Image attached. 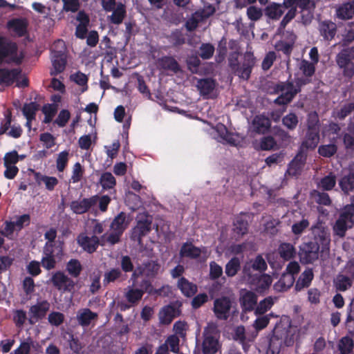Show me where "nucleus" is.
Wrapping results in <instances>:
<instances>
[{
  "instance_id": "f257e3e1",
  "label": "nucleus",
  "mask_w": 354,
  "mask_h": 354,
  "mask_svg": "<svg viewBox=\"0 0 354 354\" xmlns=\"http://www.w3.org/2000/svg\"><path fill=\"white\" fill-rule=\"evenodd\" d=\"M297 8L299 9L301 23L304 26L310 24L316 8L315 0H283L282 3H272L265 8V15L270 19L278 20L285 9H288L279 24V28L284 29L296 17Z\"/></svg>"
},
{
  "instance_id": "f03ea898",
  "label": "nucleus",
  "mask_w": 354,
  "mask_h": 354,
  "mask_svg": "<svg viewBox=\"0 0 354 354\" xmlns=\"http://www.w3.org/2000/svg\"><path fill=\"white\" fill-rule=\"evenodd\" d=\"M313 237L299 246V257L303 264L313 263L319 259L320 253L329 250L330 236L328 230L318 221L311 228Z\"/></svg>"
},
{
  "instance_id": "7ed1b4c3",
  "label": "nucleus",
  "mask_w": 354,
  "mask_h": 354,
  "mask_svg": "<svg viewBox=\"0 0 354 354\" xmlns=\"http://www.w3.org/2000/svg\"><path fill=\"white\" fill-rule=\"evenodd\" d=\"M24 59L22 51L19 52L16 42L5 36H0V64H15L20 65Z\"/></svg>"
},
{
  "instance_id": "20e7f679",
  "label": "nucleus",
  "mask_w": 354,
  "mask_h": 354,
  "mask_svg": "<svg viewBox=\"0 0 354 354\" xmlns=\"http://www.w3.org/2000/svg\"><path fill=\"white\" fill-rule=\"evenodd\" d=\"M290 324L280 321L275 324L272 334L269 339L267 354H279L284 343L288 346L291 339H288Z\"/></svg>"
},
{
  "instance_id": "39448f33",
  "label": "nucleus",
  "mask_w": 354,
  "mask_h": 354,
  "mask_svg": "<svg viewBox=\"0 0 354 354\" xmlns=\"http://www.w3.org/2000/svg\"><path fill=\"white\" fill-rule=\"evenodd\" d=\"M354 225V203L344 205L340 210L333 230L335 235L342 238L346 232Z\"/></svg>"
},
{
  "instance_id": "423d86ee",
  "label": "nucleus",
  "mask_w": 354,
  "mask_h": 354,
  "mask_svg": "<svg viewBox=\"0 0 354 354\" xmlns=\"http://www.w3.org/2000/svg\"><path fill=\"white\" fill-rule=\"evenodd\" d=\"M354 46L343 48L336 56V62L342 75L350 81L354 76Z\"/></svg>"
},
{
  "instance_id": "0eeeda50",
  "label": "nucleus",
  "mask_w": 354,
  "mask_h": 354,
  "mask_svg": "<svg viewBox=\"0 0 354 354\" xmlns=\"http://www.w3.org/2000/svg\"><path fill=\"white\" fill-rule=\"evenodd\" d=\"M129 221L124 212H120L110 225L111 232L106 236V241L111 245L118 243L125 230L128 227Z\"/></svg>"
},
{
  "instance_id": "6e6552de",
  "label": "nucleus",
  "mask_w": 354,
  "mask_h": 354,
  "mask_svg": "<svg viewBox=\"0 0 354 354\" xmlns=\"http://www.w3.org/2000/svg\"><path fill=\"white\" fill-rule=\"evenodd\" d=\"M310 82L311 79L305 76L295 77L292 82V92L281 94L274 100V103L277 105H287L293 100L297 93L301 91L304 86Z\"/></svg>"
},
{
  "instance_id": "1a4fd4ad",
  "label": "nucleus",
  "mask_w": 354,
  "mask_h": 354,
  "mask_svg": "<svg viewBox=\"0 0 354 354\" xmlns=\"http://www.w3.org/2000/svg\"><path fill=\"white\" fill-rule=\"evenodd\" d=\"M106 234H104L101 238H98L95 235L88 236L86 233H80L77 237V244L85 252L92 254L95 252L98 248L99 245H104L106 241Z\"/></svg>"
},
{
  "instance_id": "9d476101",
  "label": "nucleus",
  "mask_w": 354,
  "mask_h": 354,
  "mask_svg": "<svg viewBox=\"0 0 354 354\" xmlns=\"http://www.w3.org/2000/svg\"><path fill=\"white\" fill-rule=\"evenodd\" d=\"M216 328L208 325L203 330V341L202 344V351L203 354H214L218 349V341L214 337Z\"/></svg>"
},
{
  "instance_id": "9b49d317",
  "label": "nucleus",
  "mask_w": 354,
  "mask_h": 354,
  "mask_svg": "<svg viewBox=\"0 0 354 354\" xmlns=\"http://www.w3.org/2000/svg\"><path fill=\"white\" fill-rule=\"evenodd\" d=\"M53 286L63 292H73L75 290V283L62 272H55L51 278Z\"/></svg>"
},
{
  "instance_id": "f8f14e48",
  "label": "nucleus",
  "mask_w": 354,
  "mask_h": 354,
  "mask_svg": "<svg viewBox=\"0 0 354 354\" xmlns=\"http://www.w3.org/2000/svg\"><path fill=\"white\" fill-rule=\"evenodd\" d=\"M256 59L253 54L251 53H246L244 55V60L242 64L238 66L233 71L234 73L239 76L240 78L248 80L250 77L252 70L255 65Z\"/></svg>"
},
{
  "instance_id": "ddd939ff",
  "label": "nucleus",
  "mask_w": 354,
  "mask_h": 354,
  "mask_svg": "<svg viewBox=\"0 0 354 354\" xmlns=\"http://www.w3.org/2000/svg\"><path fill=\"white\" fill-rule=\"evenodd\" d=\"M231 307V299L228 297L222 296L214 300L213 310L218 319L226 320L230 316Z\"/></svg>"
},
{
  "instance_id": "4468645a",
  "label": "nucleus",
  "mask_w": 354,
  "mask_h": 354,
  "mask_svg": "<svg viewBox=\"0 0 354 354\" xmlns=\"http://www.w3.org/2000/svg\"><path fill=\"white\" fill-rule=\"evenodd\" d=\"M151 224L152 221L148 216H145L144 218L138 220L137 224L133 229L131 233V239L140 243L142 238L151 231Z\"/></svg>"
},
{
  "instance_id": "2eb2a0df",
  "label": "nucleus",
  "mask_w": 354,
  "mask_h": 354,
  "mask_svg": "<svg viewBox=\"0 0 354 354\" xmlns=\"http://www.w3.org/2000/svg\"><path fill=\"white\" fill-rule=\"evenodd\" d=\"M97 195L90 198H84L81 201H73L71 203L70 207L72 211L77 214H82L87 212L98 201Z\"/></svg>"
},
{
  "instance_id": "dca6fc26",
  "label": "nucleus",
  "mask_w": 354,
  "mask_h": 354,
  "mask_svg": "<svg viewBox=\"0 0 354 354\" xmlns=\"http://www.w3.org/2000/svg\"><path fill=\"white\" fill-rule=\"evenodd\" d=\"M306 158L307 153L299 149L297 155L288 165L287 171L288 174L293 176L299 175L306 164Z\"/></svg>"
},
{
  "instance_id": "f3484780",
  "label": "nucleus",
  "mask_w": 354,
  "mask_h": 354,
  "mask_svg": "<svg viewBox=\"0 0 354 354\" xmlns=\"http://www.w3.org/2000/svg\"><path fill=\"white\" fill-rule=\"evenodd\" d=\"M49 308L50 304L46 300H43L32 306L29 310V314L30 315L29 323L34 324L35 322L44 318Z\"/></svg>"
},
{
  "instance_id": "a211bd4d",
  "label": "nucleus",
  "mask_w": 354,
  "mask_h": 354,
  "mask_svg": "<svg viewBox=\"0 0 354 354\" xmlns=\"http://www.w3.org/2000/svg\"><path fill=\"white\" fill-rule=\"evenodd\" d=\"M319 132L320 130L307 129L299 149L306 153L308 150H314L317 147L320 140Z\"/></svg>"
},
{
  "instance_id": "6ab92c4d",
  "label": "nucleus",
  "mask_w": 354,
  "mask_h": 354,
  "mask_svg": "<svg viewBox=\"0 0 354 354\" xmlns=\"http://www.w3.org/2000/svg\"><path fill=\"white\" fill-rule=\"evenodd\" d=\"M258 297L252 291L245 290L241 295L239 302L243 312L250 313L254 311L257 305Z\"/></svg>"
},
{
  "instance_id": "aec40b11",
  "label": "nucleus",
  "mask_w": 354,
  "mask_h": 354,
  "mask_svg": "<svg viewBox=\"0 0 354 354\" xmlns=\"http://www.w3.org/2000/svg\"><path fill=\"white\" fill-rule=\"evenodd\" d=\"M28 21L25 17L14 18L7 22V28L19 37H22L28 33Z\"/></svg>"
},
{
  "instance_id": "412c9836",
  "label": "nucleus",
  "mask_w": 354,
  "mask_h": 354,
  "mask_svg": "<svg viewBox=\"0 0 354 354\" xmlns=\"http://www.w3.org/2000/svg\"><path fill=\"white\" fill-rule=\"evenodd\" d=\"M180 310L173 304L164 306L159 312V319L162 324L168 325L174 318L178 317Z\"/></svg>"
},
{
  "instance_id": "4be33fe9",
  "label": "nucleus",
  "mask_w": 354,
  "mask_h": 354,
  "mask_svg": "<svg viewBox=\"0 0 354 354\" xmlns=\"http://www.w3.org/2000/svg\"><path fill=\"white\" fill-rule=\"evenodd\" d=\"M21 73L20 68H0V85L11 86L17 80Z\"/></svg>"
},
{
  "instance_id": "5701e85b",
  "label": "nucleus",
  "mask_w": 354,
  "mask_h": 354,
  "mask_svg": "<svg viewBox=\"0 0 354 354\" xmlns=\"http://www.w3.org/2000/svg\"><path fill=\"white\" fill-rule=\"evenodd\" d=\"M158 66L165 71H171L175 74L181 71V67L177 60L172 56L165 55L158 59Z\"/></svg>"
},
{
  "instance_id": "b1692460",
  "label": "nucleus",
  "mask_w": 354,
  "mask_h": 354,
  "mask_svg": "<svg viewBox=\"0 0 354 354\" xmlns=\"http://www.w3.org/2000/svg\"><path fill=\"white\" fill-rule=\"evenodd\" d=\"M259 271L260 272L265 271L267 269V263L261 255H257L255 259L250 261V263L244 266L243 272L245 276L251 278L250 269Z\"/></svg>"
},
{
  "instance_id": "393cba45",
  "label": "nucleus",
  "mask_w": 354,
  "mask_h": 354,
  "mask_svg": "<svg viewBox=\"0 0 354 354\" xmlns=\"http://www.w3.org/2000/svg\"><path fill=\"white\" fill-rule=\"evenodd\" d=\"M319 31L324 40L331 41L337 33V26L331 21L325 20L319 23Z\"/></svg>"
},
{
  "instance_id": "a878e982",
  "label": "nucleus",
  "mask_w": 354,
  "mask_h": 354,
  "mask_svg": "<svg viewBox=\"0 0 354 354\" xmlns=\"http://www.w3.org/2000/svg\"><path fill=\"white\" fill-rule=\"evenodd\" d=\"M314 279V273L312 268H306L299 277L295 282V290L300 292L304 288H308Z\"/></svg>"
},
{
  "instance_id": "bb28decb",
  "label": "nucleus",
  "mask_w": 354,
  "mask_h": 354,
  "mask_svg": "<svg viewBox=\"0 0 354 354\" xmlns=\"http://www.w3.org/2000/svg\"><path fill=\"white\" fill-rule=\"evenodd\" d=\"M54 244L46 243L44 248V256L41 259V266L45 269L50 270L55 268L56 261L54 256L53 251Z\"/></svg>"
},
{
  "instance_id": "cd10ccee",
  "label": "nucleus",
  "mask_w": 354,
  "mask_h": 354,
  "mask_svg": "<svg viewBox=\"0 0 354 354\" xmlns=\"http://www.w3.org/2000/svg\"><path fill=\"white\" fill-rule=\"evenodd\" d=\"M97 317V314L93 312L88 308H82L78 310L77 314V321L82 327L88 326L91 322Z\"/></svg>"
},
{
  "instance_id": "c85d7f7f",
  "label": "nucleus",
  "mask_w": 354,
  "mask_h": 354,
  "mask_svg": "<svg viewBox=\"0 0 354 354\" xmlns=\"http://www.w3.org/2000/svg\"><path fill=\"white\" fill-rule=\"evenodd\" d=\"M160 267V264L157 261L149 260L142 263L140 274H144L148 279H153L158 274Z\"/></svg>"
},
{
  "instance_id": "c756f323",
  "label": "nucleus",
  "mask_w": 354,
  "mask_h": 354,
  "mask_svg": "<svg viewBox=\"0 0 354 354\" xmlns=\"http://www.w3.org/2000/svg\"><path fill=\"white\" fill-rule=\"evenodd\" d=\"M252 126L255 132L263 134L270 128V120L263 115H256L252 120Z\"/></svg>"
},
{
  "instance_id": "7c9ffc66",
  "label": "nucleus",
  "mask_w": 354,
  "mask_h": 354,
  "mask_svg": "<svg viewBox=\"0 0 354 354\" xmlns=\"http://www.w3.org/2000/svg\"><path fill=\"white\" fill-rule=\"evenodd\" d=\"M272 281V278L268 274L254 275L251 280V283L255 286V290L258 292H263L268 289Z\"/></svg>"
},
{
  "instance_id": "2f4dec72",
  "label": "nucleus",
  "mask_w": 354,
  "mask_h": 354,
  "mask_svg": "<svg viewBox=\"0 0 354 354\" xmlns=\"http://www.w3.org/2000/svg\"><path fill=\"white\" fill-rule=\"evenodd\" d=\"M178 288L181 291L182 294L187 297H191L197 292V286L196 284L189 281L184 277H181L177 283Z\"/></svg>"
},
{
  "instance_id": "473e14b6",
  "label": "nucleus",
  "mask_w": 354,
  "mask_h": 354,
  "mask_svg": "<svg viewBox=\"0 0 354 354\" xmlns=\"http://www.w3.org/2000/svg\"><path fill=\"white\" fill-rule=\"evenodd\" d=\"M66 55H53L52 65L53 70H51L50 73V75L55 76L62 73L66 68Z\"/></svg>"
},
{
  "instance_id": "72a5a7b5",
  "label": "nucleus",
  "mask_w": 354,
  "mask_h": 354,
  "mask_svg": "<svg viewBox=\"0 0 354 354\" xmlns=\"http://www.w3.org/2000/svg\"><path fill=\"white\" fill-rule=\"evenodd\" d=\"M295 281V276L284 272L281 276L279 281L274 285V289L279 292L286 291L290 289Z\"/></svg>"
},
{
  "instance_id": "f704fd0d",
  "label": "nucleus",
  "mask_w": 354,
  "mask_h": 354,
  "mask_svg": "<svg viewBox=\"0 0 354 354\" xmlns=\"http://www.w3.org/2000/svg\"><path fill=\"white\" fill-rule=\"evenodd\" d=\"M337 17L343 20L351 19L354 16V0L341 5L336 11Z\"/></svg>"
},
{
  "instance_id": "c9c22d12",
  "label": "nucleus",
  "mask_w": 354,
  "mask_h": 354,
  "mask_svg": "<svg viewBox=\"0 0 354 354\" xmlns=\"http://www.w3.org/2000/svg\"><path fill=\"white\" fill-rule=\"evenodd\" d=\"M201 254V249L194 245L192 243H185L180 250V255L182 257H188L195 259L198 258Z\"/></svg>"
},
{
  "instance_id": "e433bc0d",
  "label": "nucleus",
  "mask_w": 354,
  "mask_h": 354,
  "mask_svg": "<svg viewBox=\"0 0 354 354\" xmlns=\"http://www.w3.org/2000/svg\"><path fill=\"white\" fill-rule=\"evenodd\" d=\"M339 185L345 194L354 190V169L349 171L347 175L344 176L339 181Z\"/></svg>"
},
{
  "instance_id": "4c0bfd02",
  "label": "nucleus",
  "mask_w": 354,
  "mask_h": 354,
  "mask_svg": "<svg viewBox=\"0 0 354 354\" xmlns=\"http://www.w3.org/2000/svg\"><path fill=\"white\" fill-rule=\"evenodd\" d=\"M278 253L284 261H289L295 257L296 250L292 243H281L278 248Z\"/></svg>"
},
{
  "instance_id": "58836bf2",
  "label": "nucleus",
  "mask_w": 354,
  "mask_h": 354,
  "mask_svg": "<svg viewBox=\"0 0 354 354\" xmlns=\"http://www.w3.org/2000/svg\"><path fill=\"white\" fill-rule=\"evenodd\" d=\"M112 12V15L109 17L111 23L115 25L122 24L127 15L125 6L119 3Z\"/></svg>"
},
{
  "instance_id": "ea45409f",
  "label": "nucleus",
  "mask_w": 354,
  "mask_h": 354,
  "mask_svg": "<svg viewBox=\"0 0 354 354\" xmlns=\"http://www.w3.org/2000/svg\"><path fill=\"white\" fill-rule=\"evenodd\" d=\"M248 222L243 215L238 216L234 221L233 231L238 236H243L248 232Z\"/></svg>"
},
{
  "instance_id": "a19ab883",
  "label": "nucleus",
  "mask_w": 354,
  "mask_h": 354,
  "mask_svg": "<svg viewBox=\"0 0 354 354\" xmlns=\"http://www.w3.org/2000/svg\"><path fill=\"white\" fill-rule=\"evenodd\" d=\"M336 138H333L331 139V143L328 145H322L318 147V153L324 158H330L333 156L337 151V146L335 144Z\"/></svg>"
},
{
  "instance_id": "79ce46f5",
  "label": "nucleus",
  "mask_w": 354,
  "mask_h": 354,
  "mask_svg": "<svg viewBox=\"0 0 354 354\" xmlns=\"http://www.w3.org/2000/svg\"><path fill=\"white\" fill-rule=\"evenodd\" d=\"M353 279L344 274H338L334 280V285L337 290L344 292L349 289L353 284Z\"/></svg>"
},
{
  "instance_id": "37998d69",
  "label": "nucleus",
  "mask_w": 354,
  "mask_h": 354,
  "mask_svg": "<svg viewBox=\"0 0 354 354\" xmlns=\"http://www.w3.org/2000/svg\"><path fill=\"white\" fill-rule=\"evenodd\" d=\"M35 180L38 184L41 182L45 184L46 189L48 191H53L55 187L58 185L59 181L56 177L41 175L37 172L35 174Z\"/></svg>"
},
{
  "instance_id": "c03bdc74",
  "label": "nucleus",
  "mask_w": 354,
  "mask_h": 354,
  "mask_svg": "<svg viewBox=\"0 0 354 354\" xmlns=\"http://www.w3.org/2000/svg\"><path fill=\"white\" fill-rule=\"evenodd\" d=\"M215 81L212 78L200 79L197 82V88L203 95L210 94L215 88Z\"/></svg>"
},
{
  "instance_id": "a18cd8bd",
  "label": "nucleus",
  "mask_w": 354,
  "mask_h": 354,
  "mask_svg": "<svg viewBox=\"0 0 354 354\" xmlns=\"http://www.w3.org/2000/svg\"><path fill=\"white\" fill-rule=\"evenodd\" d=\"M39 109V104L36 102L24 104L22 108V113L26 120H34L36 118V113Z\"/></svg>"
},
{
  "instance_id": "49530a36",
  "label": "nucleus",
  "mask_w": 354,
  "mask_h": 354,
  "mask_svg": "<svg viewBox=\"0 0 354 354\" xmlns=\"http://www.w3.org/2000/svg\"><path fill=\"white\" fill-rule=\"evenodd\" d=\"M274 301L272 297H267L256 306L254 314L257 316L263 315L274 305Z\"/></svg>"
},
{
  "instance_id": "de8ad7c7",
  "label": "nucleus",
  "mask_w": 354,
  "mask_h": 354,
  "mask_svg": "<svg viewBox=\"0 0 354 354\" xmlns=\"http://www.w3.org/2000/svg\"><path fill=\"white\" fill-rule=\"evenodd\" d=\"M241 269V262L238 257H232L225 265V272L229 277H234Z\"/></svg>"
},
{
  "instance_id": "09e8293b",
  "label": "nucleus",
  "mask_w": 354,
  "mask_h": 354,
  "mask_svg": "<svg viewBox=\"0 0 354 354\" xmlns=\"http://www.w3.org/2000/svg\"><path fill=\"white\" fill-rule=\"evenodd\" d=\"M100 183L103 189L107 190L114 188L116 180L111 172L103 173L100 178Z\"/></svg>"
},
{
  "instance_id": "8fccbe9b",
  "label": "nucleus",
  "mask_w": 354,
  "mask_h": 354,
  "mask_svg": "<svg viewBox=\"0 0 354 354\" xmlns=\"http://www.w3.org/2000/svg\"><path fill=\"white\" fill-rule=\"evenodd\" d=\"M127 301L132 304H137L142 298L143 292L139 288H129L124 294Z\"/></svg>"
},
{
  "instance_id": "3c124183",
  "label": "nucleus",
  "mask_w": 354,
  "mask_h": 354,
  "mask_svg": "<svg viewBox=\"0 0 354 354\" xmlns=\"http://www.w3.org/2000/svg\"><path fill=\"white\" fill-rule=\"evenodd\" d=\"M203 17V12L198 11L195 12L192 15L191 17L186 21L185 24V28L189 32L194 31L196 29L199 22Z\"/></svg>"
},
{
  "instance_id": "603ef678",
  "label": "nucleus",
  "mask_w": 354,
  "mask_h": 354,
  "mask_svg": "<svg viewBox=\"0 0 354 354\" xmlns=\"http://www.w3.org/2000/svg\"><path fill=\"white\" fill-rule=\"evenodd\" d=\"M338 347L340 351L339 354H349L353 352L354 341L348 336L343 337L339 341Z\"/></svg>"
},
{
  "instance_id": "864d4df0",
  "label": "nucleus",
  "mask_w": 354,
  "mask_h": 354,
  "mask_svg": "<svg viewBox=\"0 0 354 354\" xmlns=\"http://www.w3.org/2000/svg\"><path fill=\"white\" fill-rule=\"evenodd\" d=\"M122 275V270L120 268H111V270L105 272L104 274L103 284L106 286L110 283H113L119 279Z\"/></svg>"
},
{
  "instance_id": "5fc2aeb1",
  "label": "nucleus",
  "mask_w": 354,
  "mask_h": 354,
  "mask_svg": "<svg viewBox=\"0 0 354 354\" xmlns=\"http://www.w3.org/2000/svg\"><path fill=\"white\" fill-rule=\"evenodd\" d=\"M336 185V177L332 173L321 178L318 186L324 191L332 190Z\"/></svg>"
},
{
  "instance_id": "6e6d98bb",
  "label": "nucleus",
  "mask_w": 354,
  "mask_h": 354,
  "mask_svg": "<svg viewBox=\"0 0 354 354\" xmlns=\"http://www.w3.org/2000/svg\"><path fill=\"white\" fill-rule=\"evenodd\" d=\"M82 270V266L79 260L71 259L66 264V271L73 277H78Z\"/></svg>"
},
{
  "instance_id": "4d7b16f0",
  "label": "nucleus",
  "mask_w": 354,
  "mask_h": 354,
  "mask_svg": "<svg viewBox=\"0 0 354 354\" xmlns=\"http://www.w3.org/2000/svg\"><path fill=\"white\" fill-rule=\"evenodd\" d=\"M299 123L297 115L295 113H289L282 118V124L290 131L295 130Z\"/></svg>"
},
{
  "instance_id": "13d9d810",
  "label": "nucleus",
  "mask_w": 354,
  "mask_h": 354,
  "mask_svg": "<svg viewBox=\"0 0 354 354\" xmlns=\"http://www.w3.org/2000/svg\"><path fill=\"white\" fill-rule=\"evenodd\" d=\"M299 69L304 76L311 79L315 73V64L306 59H302L300 62Z\"/></svg>"
},
{
  "instance_id": "bf43d9fd",
  "label": "nucleus",
  "mask_w": 354,
  "mask_h": 354,
  "mask_svg": "<svg viewBox=\"0 0 354 354\" xmlns=\"http://www.w3.org/2000/svg\"><path fill=\"white\" fill-rule=\"evenodd\" d=\"M306 123L308 130H320V122L316 111L308 114Z\"/></svg>"
},
{
  "instance_id": "052dcab7",
  "label": "nucleus",
  "mask_w": 354,
  "mask_h": 354,
  "mask_svg": "<svg viewBox=\"0 0 354 354\" xmlns=\"http://www.w3.org/2000/svg\"><path fill=\"white\" fill-rule=\"evenodd\" d=\"M313 195L315 202L319 205L330 206L332 204V200L326 192L314 190Z\"/></svg>"
},
{
  "instance_id": "680f3d73",
  "label": "nucleus",
  "mask_w": 354,
  "mask_h": 354,
  "mask_svg": "<svg viewBox=\"0 0 354 354\" xmlns=\"http://www.w3.org/2000/svg\"><path fill=\"white\" fill-rule=\"evenodd\" d=\"M214 46L209 43L202 44L200 47V57L203 59H210L214 53Z\"/></svg>"
},
{
  "instance_id": "e2e57ef3",
  "label": "nucleus",
  "mask_w": 354,
  "mask_h": 354,
  "mask_svg": "<svg viewBox=\"0 0 354 354\" xmlns=\"http://www.w3.org/2000/svg\"><path fill=\"white\" fill-rule=\"evenodd\" d=\"M68 155L69 153L68 151H63L58 154V157L56 160V167L59 171H63L67 166Z\"/></svg>"
},
{
  "instance_id": "0e129e2a",
  "label": "nucleus",
  "mask_w": 354,
  "mask_h": 354,
  "mask_svg": "<svg viewBox=\"0 0 354 354\" xmlns=\"http://www.w3.org/2000/svg\"><path fill=\"white\" fill-rule=\"evenodd\" d=\"M186 63L187 65V68L192 73H198L201 62L197 55H192L188 57L186 60Z\"/></svg>"
},
{
  "instance_id": "69168bd1",
  "label": "nucleus",
  "mask_w": 354,
  "mask_h": 354,
  "mask_svg": "<svg viewBox=\"0 0 354 354\" xmlns=\"http://www.w3.org/2000/svg\"><path fill=\"white\" fill-rule=\"evenodd\" d=\"M277 145V142L271 136H263L260 140V147L263 151L273 149Z\"/></svg>"
},
{
  "instance_id": "338daca9",
  "label": "nucleus",
  "mask_w": 354,
  "mask_h": 354,
  "mask_svg": "<svg viewBox=\"0 0 354 354\" xmlns=\"http://www.w3.org/2000/svg\"><path fill=\"white\" fill-rule=\"evenodd\" d=\"M247 16L248 19L252 21H257L259 20L262 15V10L254 6H250L247 9Z\"/></svg>"
},
{
  "instance_id": "774afa93",
  "label": "nucleus",
  "mask_w": 354,
  "mask_h": 354,
  "mask_svg": "<svg viewBox=\"0 0 354 354\" xmlns=\"http://www.w3.org/2000/svg\"><path fill=\"white\" fill-rule=\"evenodd\" d=\"M64 315L59 312H52L48 315V322L55 326H59L64 322Z\"/></svg>"
}]
</instances>
